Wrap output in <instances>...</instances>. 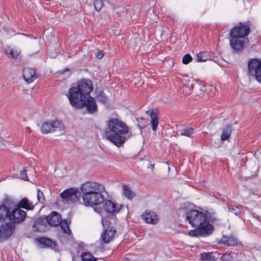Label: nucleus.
I'll return each mask as SVG.
<instances>
[{
	"label": "nucleus",
	"instance_id": "1",
	"mask_svg": "<svg viewBox=\"0 0 261 261\" xmlns=\"http://www.w3.org/2000/svg\"><path fill=\"white\" fill-rule=\"evenodd\" d=\"M92 90V81L83 79L73 85L69 89L66 96L72 107L76 109L85 107L89 113L92 114L97 109L95 99L90 96Z\"/></svg>",
	"mask_w": 261,
	"mask_h": 261
},
{
	"label": "nucleus",
	"instance_id": "2",
	"mask_svg": "<svg viewBox=\"0 0 261 261\" xmlns=\"http://www.w3.org/2000/svg\"><path fill=\"white\" fill-rule=\"evenodd\" d=\"M81 191L84 204L93 207L95 212L101 214L102 212L101 205L103 202L105 186L95 182H86L82 185Z\"/></svg>",
	"mask_w": 261,
	"mask_h": 261
},
{
	"label": "nucleus",
	"instance_id": "3",
	"mask_svg": "<svg viewBox=\"0 0 261 261\" xmlns=\"http://www.w3.org/2000/svg\"><path fill=\"white\" fill-rule=\"evenodd\" d=\"M106 138L117 147L121 146L128 137L129 129L126 124L117 119L113 118L108 122Z\"/></svg>",
	"mask_w": 261,
	"mask_h": 261
},
{
	"label": "nucleus",
	"instance_id": "4",
	"mask_svg": "<svg viewBox=\"0 0 261 261\" xmlns=\"http://www.w3.org/2000/svg\"><path fill=\"white\" fill-rule=\"evenodd\" d=\"M186 220L193 227L213 225L210 223L207 214L205 213L193 210L186 214Z\"/></svg>",
	"mask_w": 261,
	"mask_h": 261
},
{
	"label": "nucleus",
	"instance_id": "5",
	"mask_svg": "<svg viewBox=\"0 0 261 261\" xmlns=\"http://www.w3.org/2000/svg\"><path fill=\"white\" fill-rule=\"evenodd\" d=\"M40 130L43 134L57 132L63 134L64 132L65 126L63 122L59 120H49L42 124Z\"/></svg>",
	"mask_w": 261,
	"mask_h": 261
},
{
	"label": "nucleus",
	"instance_id": "6",
	"mask_svg": "<svg viewBox=\"0 0 261 261\" xmlns=\"http://www.w3.org/2000/svg\"><path fill=\"white\" fill-rule=\"evenodd\" d=\"M248 68L249 75L261 83V61L258 59H251L248 62Z\"/></svg>",
	"mask_w": 261,
	"mask_h": 261
},
{
	"label": "nucleus",
	"instance_id": "7",
	"mask_svg": "<svg viewBox=\"0 0 261 261\" xmlns=\"http://www.w3.org/2000/svg\"><path fill=\"white\" fill-rule=\"evenodd\" d=\"M214 230L213 225H206L203 226H196V228L187 231L185 233L191 237H205L211 234Z\"/></svg>",
	"mask_w": 261,
	"mask_h": 261
},
{
	"label": "nucleus",
	"instance_id": "8",
	"mask_svg": "<svg viewBox=\"0 0 261 261\" xmlns=\"http://www.w3.org/2000/svg\"><path fill=\"white\" fill-rule=\"evenodd\" d=\"M122 205L121 204L115 203L111 200H104L101 205V208L102 212L100 215L104 212L107 214L113 215L118 213L121 209Z\"/></svg>",
	"mask_w": 261,
	"mask_h": 261
},
{
	"label": "nucleus",
	"instance_id": "9",
	"mask_svg": "<svg viewBox=\"0 0 261 261\" xmlns=\"http://www.w3.org/2000/svg\"><path fill=\"white\" fill-rule=\"evenodd\" d=\"M250 32V28L247 25L240 23V25L232 29L230 32L231 37H239L243 39H248L247 36Z\"/></svg>",
	"mask_w": 261,
	"mask_h": 261
},
{
	"label": "nucleus",
	"instance_id": "10",
	"mask_svg": "<svg viewBox=\"0 0 261 261\" xmlns=\"http://www.w3.org/2000/svg\"><path fill=\"white\" fill-rule=\"evenodd\" d=\"M60 196L65 202H73L78 200L76 190L73 189L65 190L60 194Z\"/></svg>",
	"mask_w": 261,
	"mask_h": 261
},
{
	"label": "nucleus",
	"instance_id": "11",
	"mask_svg": "<svg viewBox=\"0 0 261 261\" xmlns=\"http://www.w3.org/2000/svg\"><path fill=\"white\" fill-rule=\"evenodd\" d=\"M25 217L26 213L24 211L20 208H16L11 211L10 215H9V219L10 221L20 223L24 220Z\"/></svg>",
	"mask_w": 261,
	"mask_h": 261
},
{
	"label": "nucleus",
	"instance_id": "12",
	"mask_svg": "<svg viewBox=\"0 0 261 261\" xmlns=\"http://www.w3.org/2000/svg\"><path fill=\"white\" fill-rule=\"evenodd\" d=\"M230 44L231 47L234 50H242L245 44L248 42V39L240 38L239 37H231Z\"/></svg>",
	"mask_w": 261,
	"mask_h": 261
},
{
	"label": "nucleus",
	"instance_id": "13",
	"mask_svg": "<svg viewBox=\"0 0 261 261\" xmlns=\"http://www.w3.org/2000/svg\"><path fill=\"white\" fill-rule=\"evenodd\" d=\"M141 218L146 223L155 224L159 221L158 215L150 211H145L142 215Z\"/></svg>",
	"mask_w": 261,
	"mask_h": 261
},
{
	"label": "nucleus",
	"instance_id": "14",
	"mask_svg": "<svg viewBox=\"0 0 261 261\" xmlns=\"http://www.w3.org/2000/svg\"><path fill=\"white\" fill-rule=\"evenodd\" d=\"M116 230L114 227L109 226L101 233L100 238L105 243H109L114 238Z\"/></svg>",
	"mask_w": 261,
	"mask_h": 261
},
{
	"label": "nucleus",
	"instance_id": "15",
	"mask_svg": "<svg viewBox=\"0 0 261 261\" xmlns=\"http://www.w3.org/2000/svg\"><path fill=\"white\" fill-rule=\"evenodd\" d=\"M38 76L35 70L30 67L24 68L23 71V77L28 83H31L34 81Z\"/></svg>",
	"mask_w": 261,
	"mask_h": 261
},
{
	"label": "nucleus",
	"instance_id": "16",
	"mask_svg": "<svg viewBox=\"0 0 261 261\" xmlns=\"http://www.w3.org/2000/svg\"><path fill=\"white\" fill-rule=\"evenodd\" d=\"M220 242L228 246H241L242 244L234 236H223L220 240Z\"/></svg>",
	"mask_w": 261,
	"mask_h": 261
},
{
	"label": "nucleus",
	"instance_id": "17",
	"mask_svg": "<svg viewBox=\"0 0 261 261\" xmlns=\"http://www.w3.org/2000/svg\"><path fill=\"white\" fill-rule=\"evenodd\" d=\"M46 219L47 223L52 226L58 225L62 222L60 215L56 212H52L46 217Z\"/></svg>",
	"mask_w": 261,
	"mask_h": 261
},
{
	"label": "nucleus",
	"instance_id": "18",
	"mask_svg": "<svg viewBox=\"0 0 261 261\" xmlns=\"http://www.w3.org/2000/svg\"><path fill=\"white\" fill-rule=\"evenodd\" d=\"M11 229L7 223L2 224L0 227V242H3L10 236Z\"/></svg>",
	"mask_w": 261,
	"mask_h": 261
},
{
	"label": "nucleus",
	"instance_id": "19",
	"mask_svg": "<svg viewBox=\"0 0 261 261\" xmlns=\"http://www.w3.org/2000/svg\"><path fill=\"white\" fill-rule=\"evenodd\" d=\"M10 209L5 205H0V221H10Z\"/></svg>",
	"mask_w": 261,
	"mask_h": 261
},
{
	"label": "nucleus",
	"instance_id": "20",
	"mask_svg": "<svg viewBox=\"0 0 261 261\" xmlns=\"http://www.w3.org/2000/svg\"><path fill=\"white\" fill-rule=\"evenodd\" d=\"M6 55L10 58L17 59L20 54V50L14 49L10 47H8L5 49Z\"/></svg>",
	"mask_w": 261,
	"mask_h": 261
},
{
	"label": "nucleus",
	"instance_id": "21",
	"mask_svg": "<svg viewBox=\"0 0 261 261\" xmlns=\"http://www.w3.org/2000/svg\"><path fill=\"white\" fill-rule=\"evenodd\" d=\"M37 242L40 245L41 247H51L55 246V243L50 239L45 238H40L37 239Z\"/></svg>",
	"mask_w": 261,
	"mask_h": 261
},
{
	"label": "nucleus",
	"instance_id": "22",
	"mask_svg": "<svg viewBox=\"0 0 261 261\" xmlns=\"http://www.w3.org/2000/svg\"><path fill=\"white\" fill-rule=\"evenodd\" d=\"M122 195L127 199H132L135 196V193L132 191L129 187L126 185L122 186Z\"/></svg>",
	"mask_w": 261,
	"mask_h": 261
},
{
	"label": "nucleus",
	"instance_id": "23",
	"mask_svg": "<svg viewBox=\"0 0 261 261\" xmlns=\"http://www.w3.org/2000/svg\"><path fill=\"white\" fill-rule=\"evenodd\" d=\"M18 206L28 210H32L34 208V205L27 199L23 198L18 203Z\"/></svg>",
	"mask_w": 261,
	"mask_h": 261
},
{
	"label": "nucleus",
	"instance_id": "24",
	"mask_svg": "<svg viewBox=\"0 0 261 261\" xmlns=\"http://www.w3.org/2000/svg\"><path fill=\"white\" fill-rule=\"evenodd\" d=\"M150 124L153 131H156L158 129L159 124V120L155 113L151 111L150 114Z\"/></svg>",
	"mask_w": 261,
	"mask_h": 261
},
{
	"label": "nucleus",
	"instance_id": "25",
	"mask_svg": "<svg viewBox=\"0 0 261 261\" xmlns=\"http://www.w3.org/2000/svg\"><path fill=\"white\" fill-rule=\"evenodd\" d=\"M231 133V128L229 126H226L223 129L222 134L221 136L222 141L227 140L230 136Z\"/></svg>",
	"mask_w": 261,
	"mask_h": 261
},
{
	"label": "nucleus",
	"instance_id": "26",
	"mask_svg": "<svg viewBox=\"0 0 261 261\" xmlns=\"http://www.w3.org/2000/svg\"><path fill=\"white\" fill-rule=\"evenodd\" d=\"M194 133V129L190 127H187L180 130V135L193 138V134Z\"/></svg>",
	"mask_w": 261,
	"mask_h": 261
},
{
	"label": "nucleus",
	"instance_id": "27",
	"mask_svg": "<svg viewBox=\"0 0 261 261\" xmlns=\"http://www.w3.org/2000/svg\"><path fill=\"white\" fill-rule=\"evenodd\" d=\"M81 257L82 261H96L97 259L91 253L88 252L83 253L81 255Z\"/></svg>",
	"mask_w": 261,
	"mask_h": 261
},
{
	"label": "nucleus",
	"instance_id": "28",
	"mask_svg": "<svg viewBox=\"0 0 261 261\" xmlns=\"http://www.w3.org/2000/svg\"><path fill=\"white\" fill-rule=\"evenodd\" d=\"M237 256V255L235 253H225L221 258L223 261H235Z\"/></svg>",
	"mask_w": 261,
	"mask_h": 261
},
{
	"label": "nucleus",
	"instance_id": "29",
	"mask_svg": "<svg viewBox=\"0 0 261 261\" xmlns=\"http://www.w3.org/2000/svg\"><path fill=\"white\" fill-rule=\"evenodd\" d=\"M200 259L202 261H214L215 258L212 253H203L200 255Z\"/></svg>",
	"mask_w": 261,
	"mask_h": 261
},
{
	"label": "nucleus",
	"instance_id": "30",
	"mask_svg": "<svg viewBox=\"0 0 261 261\" xmlns=\"http://www.w3.org/2000/svg\"><path fill=\"white\" fill-rule=\"evenodd\" d=\"M61 227L63 231L68 235H70L71 231L70 230L68 224L66 221H63L60 223Z\"/></svg>",
	"mask_w": 261,
	"mask_h": 261
},
{
	"label": "nucleus",
	"instance_id": "31",
	"mask_svg": "<svg viewBox=\"0 0 261 261\" xmlns=\"http://www.w3.org/2000/svg\"><path fill=\"white\" fill-rule=\"evenodd\" d=\"M103 5L102 0H95L94 2V6L95 9L99 11L101 10Z\"/></svg>",
	"mask_w": 261,
	"mask_h": 261
},
{
	"label": "nucleus",
	"instance_id": "32",
	"mask_svg": "<svg viewBox=\"0 0 261 261\" xmlns=\"http://www.w3.org/2000/svg\"><path fill=\"white\" fill-rule=\"evenodd\" d=\"M19 178L25 180H29L27 175V170L25 168H23L20 171Z\"/></svg>",
	"mask_w": 261,
	"mask_h": 261
},
{
	"label": "nucleus",
	"instance_id": "33",
	"mask_svg": "<svg viewBox=\"0 0 261 261\" xmlns=\"http://www.w3.org/2000/svg\"><path fill=\"white\" fill-rule=\"evenodd\" d=\"M228 212L230 213L234 214L235 215L238 216L240 213V211L236 206H232L228 208Z\"/></svg>",
	"mask_w": 261,
	"mask_h": 261
},
{
	"label": "nucleus",
	"instance_id": "34",
	"mask_svg": "<svg viewBox=\"0 0 261 261\" xmlns=\"http://www.w3.org/2000/svg\"><path fill=\"white\" fill-rule=\"evenodd\" d=\"M192 60V57L189 54L185 55L182 58V63L184 64H187Z\"/></svg>",
	"mask_w": 261,
	"mask_h": 261
},
{
	"label": "nucleus",
	"instance_id": "35",
	"mask_svg": "<svg viewBox=\"0 0 261 261\" xmlns=\"http://www.w3.org/2000/svg\"><path fill=\"white\" fill-rule=\"evenodd\" d=\"M37 199L39 202L43 203L45 201V198L43 194L39 190H38L37 192Z\"/></svg>",
	"mask_w": 261,
	"mask_h": 261
},
{
	"label": "nucleus",
	"instance_id": "36",
	"mask_svg": "<svg viewBox=\"0 0 261 261\" xmlns=\"http://www.w3.org/2000/svg\"><path fill=\"white\" fill-rule=\"evenodd\" d=\"M204 54L202 53H200L197 55L196 56V60L197 62H205L207 60L206 59L204 58Z\"/></svg>",
	"mask_w": 261,
	"mask_h": 261
},
{
	"label": "nucleus",
	"instance_id": "37",
	"mask_svg": "<svg viewBox=\"0 0 261 261\" xmlns=\"http://www.w3.org/2000/svg\"><path fill=\"white\" fill-rule=\"evenodd\" d=\"M104 54L102 51L97 50L95 53V56L97 59H100L103 57Z\"/></svg>",
	"mask_w": 261,
	"mask_h": 261
},
{
	"label": "nucleus",
	"instance_id": "38",
	"mask_svg": "<svg viewBox=\"0 0 261 261\" xmlns=\"http://www.w3.org/2000/svg\"><path fill=\"white\" fill-rule=\"evenodd\" d=\"M192 89V86L191 85L190 87H188L187 86H184L183 87V92L185 93L186 95H188L191 93V91Z\"/></svg>",
	"mask_w": 261,
	"mask_h": 261
},
{
	"label": "nucleus",
	"instance_id": "39",
	"mask_svg": "<svg viewBox=\"0 0 261 261\" xmlns=\"http://www.w3.org/2000/svg\"><path fill=\"white\" fill-rule=\"evenodd\" d=\"M100 100L102 102H105L107 101V97L105 96H101Z\"/></svg>",
	"mask_w": 261,
	"mask_h": 261
},
{
	"label": "nucleus",
	"instance_id": "40",
	"mask_svg": "<svg viewBox=\"0 0 261 261\" xmlns=\"http://www.w3.org/2000/svg\"><path fill=\"white\" fill-rule=\"evenodd\" d=\"M154 164H149V165L147 167V168L148 169H150L151 170H153L154 169Z\"/></svg>",
	"mask_w": 261,
	"mask_h": 261
},
{
	"label": "nucleus",
	"instance_id": "41",
	"mask_svg": "<svg viewBox=\"0 0 261 261\" xmlns=\"http://www.w3.org/2000/svg\"><path fill=\"white\" fill-rule=\"evenodd\" d=\"M101 221H102V224L104 225V221L102 219H101Z\"/></svg>",
	"mask_w": 261,
	"mask_h": 261
}]
</instances>
